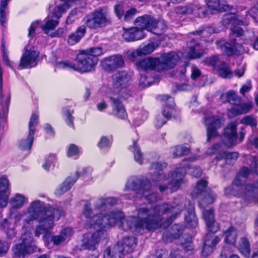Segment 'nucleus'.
I'll return each instance as SVG.
<instances>
[{
  "label": "nucleus",
  "mask_w": 258,
  "mask_h": 258,
  "mask_svg": "<svg viewBox=\"0 0 258 258\" xmlns=\"http://www.w3.org/2000/svg\"><path fill=\"white\" fill-rule=\"evenodd\" d=\"M193 6L194 8L192 14L197 15L200 18L206 17L208 12V8L206 6L200 5L197 2H194Z\"/></svg>",
  "instance_id": "nucleus-50"
},
{
  "label": "nucleus",
  "mask_w": 258,
  "mask_h": 258,
  "mask_svg": "<svg viewBox=\"0 0 258 258\" xmlns=\"http://www.w3.org/2000/svg\"><path fill=\"white\" fill-rule=\"evenodd\" d=\"M96 232L88 233L84 235L82 240V247L85 249L94 250L100 241L105 238L106 231L101 226L97 228Z\"/></svg>",
  "instance_id": "nucleus-10"
},
{
  "label": "nucleus",
  "mask_w": 258,
  "mask_h": 258,
  "mask_svg": "<svg viewBox=\"0 0 258 258\" xmlns=\"http://www.w3.org/2000/svg\"><path fill=\"white\" fill-rule=\"evenodd\" d=\"M83 214L86 218V226L87 228L97 229L103 224V214L94 215L91 204L87 202L83 208Z\"/></svg>",
  "instance_id": "nucleus-11"
},
{
  "label": "nucleus",
  "mask_w": 258,
  "mask_h": 258,
  "mask_svg": "<svg viewBox=\"0 0 258 258\" xmlns=\"http://www.w3.org/2000/svg\"><path fill=\"white\" fill-rule=\"evenodd\" d=\"M62 113L66 116V121L67 124L71 126L73 128H74V117L72 115L70 111L67 108H64L62 109Z\"/></svg>",
  "instance_id": "nucleus-55"
},
{
  "label": "nucleus",
  "mask_w": 258,
  "mask_h": 258,
  "mask_svg": "<svg viewBox=\"0 0 258 258\" xmlns=\"http://www.w3.org/2000/svg\"><path fill=\"white\" fill-rule=\"evenodd\" d=\"M25 47V51L23 54L19 63V67L22 69H29L37 66L39 52L33 48Z\"/></svg>",
  "instance_id": "nucleus-14"
},
{
  "label": "nucleus",
  "mask_w": 258,
  "mask_h": 258,
  "mask_svg": "<svg viewBox=\"0 0 258 258\" xmlns=\"http://www.w3.org/2000/svg\"><path fill=\"white\" fill-rule=\"evenodd\" d=\"M9 181L5 177L0 178V207H6L9 198Z\"/></svg>",
  "instance_id": "nucleus-30"
},
{
  "label": "nucleus",
  "mask_w": 258,
  "mask_h": 258,
  "mask_svg": "<svg viewBox=\"0 0 258 258\" xmlns=\"http://www.w3.org/2000/svg\"><path fill=\"white\" fill-rule=\"evenodd\" d=\"M188 159H184L181 163V167L176 168L171 175V180L168 184L172 189H178L182 182L183 177L186 172V168H189Z\"/></svg>",
  "instance_id": "nucleus-12"
},
{
  "label": "nucleus",
  "mask_w": 258,
  "mask_h": 258,
  "mask_svg": "<svg viewBox=\"0 0 258 258\" xmlns=\"http://www.w3.org/2000/svg\"><path fill=\"white\" fill-rule=\"evenodd\" d=\"M240 252L245 257H248L250 252V243L245 237L240 238L237 246Z\"/></svg>",
  "instance_id": "nucleus-46"
},
{
  "label": "nucleus",
  "mask_w": 258,
  "mask_h": 258,
  "mask_svg": "<svg viewBox=\"0 0 258 258\" xmlns=\"http://www.w3.org/2000/svg\"><path fill=\"white\" fill-rule=\"evenodd\" d=\"M103 70L113 72L124 65V60L120 54H115L104 58L101 62Z\"/></svg>",
  "instance_id": "nucleus-15"
},
{
  "label": "nucleus",
  "mask_w": 258,
  "mask_h": 258,
  "mask_svg": "<svg viewBox=\"0 0 258 258\" xmlns=\"http://www.w3.org/2000/svg\"><path fill=\"white\" fill-rule=\"evenodd\" d=\"M137 243L136 238L134 236L124 237L120 243H118L115 246L122 247V253H130L133 251Z\"/></svg>",
  "instance_id": "nucleus-34"
},
{
  "label": "nucleus",
  "mask_w": 258,
  "mask_h": 258,
  "mask_svg": "<svg viewBox=\"0 0 258 258\" xmlns=\"http://www.w3.org/2000/svg\"><path fill=\"white\" fill-rule=\"evenodd\" d=\"M21 239L22 242L16 244L14 249L16 258H24L25 254L33 253L38 249L30 233H25L22 235Z\"/></svg>",
  "instance_id": "nucleus-9"
},
{
  "label": "nucleus",
  "mask_w": 258,
  "mask_h": 258,
  "mask_svg": "<svg viewBox=\"0 0 258 258\" xmlns=\"http://www.w3.org/2000/svg\"><path fill=\"white\" fill-rule=\"evenodd\" d=\"M224 234L225 236V241L231 245H235L237 235L236 230L233 226H230L226 230Z\"/></svg>",
  "instance_id": "nucleus-45"
},
{
  "label": "nucleus",
  "mask_w": 258,
  "mask_h": 258,
  "mask_svg": "<svg viewBox=\"0 0 258 258\" xmlns=\"http://www.w3.org/2000/svg\"><path fill=\"white\" fill-rule=\"evenodd\" d=\"M209 8L216 11H227L230 10L232 7L224 4V0H206Z\"/></svg>",
  "instance_id": "nucleus-38"
},
{
  "label": "nucleus",
  "mask_w": 258,
  "mask_h": 258,
  "mask_svg": "<svg viewBox=\"0 0 258 258\" xmlns=\"http://www.w3.org/2000/svg\"><path fill=\"white\" fill-rule=\"evenodd\" d=\"M55 218L49 217L48 219H42V221H39L40 224L36 227L35 231V236L39 237L41 234H44L43 238L45 239L49 235V231L54 226V219Z\"/></svg>",
  "instance_id": "nucleus-24"
},
{
  "label": "nucleus",
  "mask_w": 258,
  "mask_h": 258,
  "mask_svg": "<svg viewBox=\"0 0 258 258\" xmlns=\"http://www.w3.org/2000/svg\"><path fill=\"white\" fill-rule=\"evenodd\" d=\"M207 181L204 179H201L197 184L193 191L192 196L194 198H201L199 205L201 207L205 208L209 204L214 203L216 197L210 189H207Z\"/></svg>",
  "instance_id": "nucleus-8"
},
{
  "label": "nucleus",
  "mask_w": 258,
  "mask_h": 258,
  "mask_svg": "<svg viewBox=\"0 0 258 258\" xmlns=\"http://www.w3.org/2000/svg\"><path fill=\"white\" fill-rule=\"evenodd\" d=\"M33 132L30 131L26 139H22L19 143V147L24 151L30 150L34 141Z\"/></svg>",
  "instance_id": "nucleus-44"
},
{
  "label": "nucleus",
  "mask_w": 258,
  "mask_h": 258,
  "mask_svg": "<svg viewBox=\"0 0 258 258\" xmlns=\"http://www.w3.org/2000/svg\"><path fill=\"white\" fill-rule=\"evenodd\" d=\"M184 229V227L182 225L180 224H174L172 226L171 230H172V234L174 237H178L183 232Z\"/></svg>",
  "instance_id": "nucleus-60"
},
{
  "label": "nucleus",
  "mask_w": 258,
  "mask_h": 258,
  "mask_svg": "<svg viewBox=\"0 0 258 258\" xmlns=\"http://www.w3.org/2000/svg\"><path fill=\"white\" fill-rule=\"evenodd\" d=\"M76 60L78 64L76 65L69 61H60L57 63L60 68H69L75 71L85 73L91 71L94 69L97 64L98 59L88 54L84 50L81 51L77 54Z\"/></svg>",
  "instance_id": "nucleus-4"
},
{
  "label": "nucleus",
  "mask_w": 258,
  "mask_h": 258,
  "mask_svg": "<svg viewBox=\"0 0 258 258\" xmlns=\"http://www.w3.org/2000/svg\"><path fill=\"white\" fill-rule=\"evenodd\" d=\"M240 122L246 125H249L252 127H256L257 125L256 120L251 116H246L243 118Z\"/></svg>",
  "instance_id": "nucleus-56"
},
{
  "label": "nucleus",
  "mask_w": 258,
  "mask_h": 258,
  "mask_svg": "<svg viewBox=\"0 0 258 258\" xmlns=\"http://www.w3.org/2000/svg\"><path fill=\"white\" fill-rule=\"evenodd\" d=\"M170 152L174 158H178L187 155L189 149L182 145H178L171 148Z\"/></svg>",
  "instance_id": "nucleus-48"
},
{
  "label": "nucleus",
  "mask_w": 258,
  "mask_h": 258,
  "mask_svg": "<svg viewBox=\"0 0 258 258\" xmlns=\"http://www.w3.org/2000/svg\"><path fill=\"white\" fill-rule=\"evenodd\" d=\"M237 125L236 122H231L224 130L222 141L228 147L235 146L237 144Z\"/></svg>",
  "instance_id": "nucleus-17"
},
{
  "label": "nucleus",
  "mask_w": 258,
  "mask_h": 258,
  "mask_svg": "<svg viewBox=\"0 0 258 258\" xmlns=\"http://www.w3.org/2000/svg\"><path fill=\"white\" fill-rule=\"evenodd\" d=\"M167 164L165 162H153L151 164L150 169L152 171L151 173L152 176L151 179L153 181L158 182H163L165 179V175L162 172L163 168H165Z\"/></svg>",
  "instance_id": "nucleus-23"
},
{
  "label": "nucleus",
  "mask_w": 258,
  "mask_h": 258,
  "mask_svg": "<svg viewBox=\"0 0 258 258\" xmlns=\"http://www.w3.org/2000/svg\"><path fill=\"white\" fill-rule=\"evenodd\" d=\"M83 21L86 27L94 30L105 27L111 22L106 7L99 8L87 15Z\"/></svg>",
  "instance_id": "nucleus-6"
},
{
  "label": "nucleus",
  "mask_w": 258,
  "mask_h": 258,
  "mask_svg": "<svg viewBox=\"0 0 258 258\" xmlns=\"http://www.w3.org/2000/svg\"><path fill=\"white\" fill-rule=\"evenodd\" d=\"M123 213L119 210H113L108 212L107 215L103 214V224L101 227L105 228L107 226H113L123 218Z\"/></svg>",
  "instance_id": "nucleus-22"
},
{
  "label": "nucleus",
  "mask_w": 258,
  "mask_h": 258,
  "mask_svg": "<svg viewBox=\"0 0 258 258\" xmlns=\"http://www.w3.org/2000/svg\"><path fill=\"white\" fill-rule=\"evenodd\" d=\"M11 242L0 240V256H3L8 252Z\"/></svg>",
  "instance_id": "nucleus-57"
},
{
  "label": "nucleus",
  "mask_w": 258,
  "mask_h": 258,
  "mask_svg": "<svg viewBox=\"0 0 258 258\" xmlns=\"http://www.w3.org/2000/svg\"><path fill=\"white\" fill-rule=\"evenodd\" d=\"M207 232L204 237L202 251V255L205 257H207L213 252L214 247L220 241L219 237L214 235L215 233H213L212 231Z\"/></svg>",
  "instance_id": "nucleus-16"
},
{
  "label": "nucleus",
  "mask_w": 258,
  "mask_h": 258,
  "mask_svg": "<svg viewBox=\"0 0 258 258\" xmlns=\"http://www.w3.org/2000/svg\"><path fill=\"white\" fill-rule=\"evenodd\" d=\"M112 78L113 87L119 90L126 89L131 80V76L126 71L117 72L113 75Z\"/></svg>",
  "instance_id": "nucleus-19"
},
{
  "label": "nucleus",
  "mask_w": 258,
  "mask_h": 258,
  "mask_svg": "<svg viewBox=\"0 0 258 258\" xmlns=\"http://www.w3.org/2000/svg\"><path fill=\"white\" fill-rule=\"evenodd\" d=\"M118 200L114 197L101 198L97 200L94 204V209L105 210L109 209L117 205Z\"/></svg>",
  "instance_id": "nucleus-29"
},
{
  "label": "nucleus",
  "mask_w": 258,
  "mask_h": 258,
  "mask_svg": "<svg viewBox=\"0 0 258 258\" xmlns=\"http://www.w3.org/2000/svg\"><path fill=\"white\" fill-rule=\"evenodd\" d=\"M85 51L90 55L96 58L103 53L102 48L100 47L90 48Z\"/></svg>",
  "instance_id": "nucleus-59"
},
{
  "label": "nucleus",
  "mask_w": 258,
  "mask_h": 258,
  "mask_svg": "<svg viewBox=\"0 0 258 258\" xmlns=\"http://www.w3.org/2000/svg\"><path fill=\"white\" fill-rule=\"evenodd\" d=\"M187 56L189 59H197L202 57L204 52L203 47L195 40L187 43Z\"/></svg>",
  "instance_id": "nucleus-25"
},
{
  "label": "nucleus",
  "mask_w": 258,
  "mask_h": 258,
  "mask_svg": "<svg viewBox=\"0 0 258 258\" xmlns=\"http://www.w3.org/2000/svg\"><path fill=\"white\" fill-rule=\"evenodd\" d=\"M112 103L113 111L115 115L119 118L125 119L127 113L120 100L117 98L109 97Z\"/></svg>",
  "instance_id": "nucleus-36"
},
{
  "label": "nucleus",
  "mask_w": 258,
  "mask_h": 258,
  "mask_svg": "<svg viewBox=\"0 0 258 258\" xmlns=\"http://www.w3.org/2000/svg\"><path fill=\"white\" fill-rule=\"evenodd\" d=\"M159 58L148 57L140 60L137 63L136 65L138 70L147 71L148 70H153L156 67L159 68Z\"/></svg>",
  "instance_id": "nucleus-28"
},
{
  "label": "nucleus",
  "mask_w": 258,
  "mask_h": 258,
  "mask_svg": "<svg viewBox=\"0 0 258 258\" xmlns=\"http://www.w3.org/2000/svg\"><path fill=\"white\" fill-rule=\"evenodd\" d=\"M72 234V229L68 227L62 229L58 235L50 236V241L54 245H58L62 242L64 241L68 237H70Z\"/></svg>",
  "instance_id": "nucleus-37"
},
{
  "label": "nucleus",
  "mask_w": 258,
  "mask_h": 258,
  "mask_svg": "<svg viewBox=\"0 0 258 258\" xmlns=\"http://www.w3.org/2000/svg\"><path fill=\"white\" fill-rule=\"evenodd\" d=\"M122 247L114 246L108 247L104 251V258H123L124 254L122 253Z\"/></svg>",
  "instance_id": "nucleus-40"
},
{
  "label": "nucleus",
  "mask_w": 258,
  "mask_h": 258,
  "mask_svg": "<svg viewBox=\"0 0 258 258\" xmlns=\"http://www.w3.org/2000/svg\"><path fill=\"white\" fill-rule=\"evenodd\" d=\"M203 218L206 225L207 231H212L216 233L220 229L219 223L216 221L214 210L210 209L205 210L203 212Z\"/></svg>",
  "instance_id": "nucleus-20"
},
{
  "label": "nucleus",
  "mask_w": 258,
  "mask_h": 258,
  "mask_svg": "<svg viewBox=\"0 0 258 258\" xmlns=\"http://www.w3.org/2000/svg\"><path fill=\"white\" fill-rule=\"evenodd\" d=\"M79 178V173L67 177L61 185L55 191L57 195H61L69 190Z\"/></svg>",
  "instance_id": "nucleus-33"
},
{
  "label": "nucleus",
  "mask_w": 258,
  "mask_h": 258,
  "mask_svg": "<svg viewBox=\"0 0 258 258\" xmlns=\"http://www.w3.org/2000/svg\"><path fill=\"white\" fill-rule=\"evenodd\" d=\"M222 22L224 26L230 29L236 28V26L242 24V21L234 13L224 15Z\"/></svg>",
  "instance_id": "nucleus-35"
},
{
  "label": "nucleus",
  "mask_w": 258,
  "mask_h": 258,
  "mask_svg": "<svg viewBox=\"0 0 258 258\" xmlns=\"http://www.w3.org/2000/svg\"><path fill=\"white\" fill-rule=\"evenodd\" d=\"M224 61L221 60L219 55H213L208 57L206 59V63L208 65L213 67V68L217 70L221 64L224 63Z\"/></svg>",
  "instance_id": "nucleus-51"
},
{
  "label": "nucleus",
  "mask_w": 258,
  "mask_h": 258,
  "mask_svg": "<svg viewBox=\"0 0 258 258\" xmlns=\"http://www.w3.org/2000/svg\"><path fill=\"white\" fill-rule=\"evenodd\" d=\"M156 47L154 43H150L143 47L138 48L136 51L128 53V56L130 59L134 61L138 56L151 53L156 49Z\"/></svg>",
  "instance_id": "nucleus-32"
},
{
  "label": "nucleus",
  "mask_w": 258,
  "mask_h": 258,
  "mask_svg": "<svg viewBox=\"0 0 258 258\" xmlns=\"http://www.w3.org/2000/svg\"><path fill=\"white\" fill-rule=\"evenodd\" d=\"M247 13L255 22L258 23V6L252 8Z\"/></svg>",
  "instance_id": "nucleus-64"
},
{
  "label": "nucleus",
  "mask_w": 258,
  "mask_h": 258,
  "mask_svg": "<svg viewBox=\"0 0 258 258\" xmlns=\"http://www.w3.org/2000/svg\"><path fill=\"white\" fill-rule=\"evenodd\" d=\"M182 210L179 205L173 207L167 203L154 207L151 205L144 206L137 210V217H123L119 222V227L123 231L130 230L135 233L144 229L154 230L160 225L167 228Z\"/></svg>",
  "instance_id": "nucleus-1"
},
{
  "label": "nucleus",
  "mask_w": 258,
  "mask_h": 258,
  "mask_svg": "<svg viewBox=\"0 0 258 258\" xmlns=\"http://www.w3.org/2000/svg\"><path fill=\"white\" fill-rule=\"evenodd\" d=\"M158 99L161 101H167L166 105L168 107V109H164L162 111V115L166 119H169L171 117V111L169 110H171L175 105L174 101L173 98L171 97L166 95H163L158 96Z\"/></svg>",
  "instance_id": "nucleus-41"
},
{
  "label": "nucleus",
  "mask_w": 258,
  "mask_h": 258,
  "mask_svg": "<svg viewBox=\"0 0 258 258\" xmlns=\"http://www.w3.org/2000/svg\"><path fill=\"white\" fill-rule=\"evenodd\" d=\"M151 84V81L146 75L141 74L139 80V85L143 88L148 87Z\"/></svg>",
  "instance_id": "nucleus-62"
},
{
  "label": "nucleus",
  "mask_w": 258,
  "mask_h": 258,
  "mask_svg": "<svg viewBox=\"0 0 258 258\" xmlns=\"http://www.w3.org/2000/svg\"><path fill=\"white\" fill-rule=\"evenodd\" d=\"M231 33L229 34V42L226 43L224 45L225 52L228 55H232L235 53V50L238 49L239 53L242 52L241 44L237 42L236 38H239L243 35L244 31L240 27H237L235 29H231Z\"/></svg>",
  "instance_id": "nucleus-13"
},
{
  "label": "nucleus",
  "mask_w": 258,
  "mask_h": 258,
  "mask_svg": "<svg viewBox=\"0 0 258 258\" xmlns=\"http://www.w3.org/2000/svg\"><path fill=\"white\" fill-rule=\"evenodd\" d=\"M145 37L144 30L138 27H131L125 29L122 37L127 42L135 41L142 39Z\"/></svg>",
  "instance_id": "nucleus-27"
},
{
  "label": "nucleus",
  "mask_w": 258,
  "mask_h": 258,
  "mask_svg": "<svg viewBox=\"0 0 258 258\" xmlns=\"http://www.w3.org/2000/svg\"><path fill=\"white\" fill-rule=\"evenodd\" d=\"M10 1L1 0L0 4V23L2 26H4L7 22L6 9Z\"/></svg>",
  "instance_id": "nucleus-52"
},
{
  "label": "nucleus",
  "mask_w": 258,
  "mask_h": 258,
  "mask_svg": "<svg viewBox=\"0 0 258 258\" xmlns=\"http://www.w3.org/2000/svg\"><path fill=\"white\" fill-rule=\"evenodd\" d=\"M180 56L175 52L164 54L160 60L159 68L164 70L172 69L179 60Z\"/></svg>",
  "instance_id": "nucleus-21"
},
{
  "label": "nucleus",
  "mask_w": 258,
  "mask_h": 258,
  "mask_svg": "<svg viewBox=\"0 0 258 258\" xmlns=\"http://www.w3.org/2000/svg\"><path fill=\"white\" fill-rule=\"evenodd\" d=\"M86 28L85 25L78 27L76 31L72 33L68 37L67 42L70 45H73L80 41L85 35Z\"/></svg>",
  "instance_id": "nucleus-39"
},
{
  "label": "nucleus",
  "mask_w": 258,
  "mask_h": 258,
  "mask_svg": "<svg viewBox=\"0 0 258 258\" xmlns=\"http://www.w3.org/2000/svg\"><path fill=\"white\" fill-rule=\"evenodd\" d=\"M220 100L222 103L228 102L236 106L232 109V113L236 115L247 113L252 107L249 103H244L239 105L241 103V98L237 96L235 92L232 90L222 94Z\"/></svg>",
  "instance_id": "nucleus-7"
},
{
  "label": "nucleus",
  "mask_w": 258,
  "mask_h": 258,
  "mask_svg": "<svg viewBox=\"0 0 258 258\" xmlns=\"http://www.w3.org/2000/svg\"><path fill=\"white\" fill-rule=\"evenodd\" d=\"M194 8L193 3L184 6H178L175 8V12L179 14H191Z\"/></svg>",
  "instance_id": "nucleus-54"
},
{
  "label": "nucleus",
  "mask_w": 258,
  "mask_h": 258,
  "mask_svg": "<svg viewBox=\"0 0 258 258\" xmlns=\"http://www.w3.org/2000/svg\"><path fill=\"white\" fill-rule=\"evenodd\" d=\"M38 116L36 114H33L30 118L29 122V133L30 131L33 132V134L34 135L36 132V130L33 128V126H36L38 123Z\"/></svg>",
  "instance_id": "nucleus-58"
},
{
  "label": "nucleus",
  "mask_w": 258,
  "mask_h": 258,
  "mask_svg": "<svg viewBox=\"0 0 258 258\" xmlns=\"http://www.w3.org/2000/svg\"><path fill=\"white\" fill-rule=\"evenodd\" d=\"M219 76L224 79H231L233 74L231 69L225 62L220 66L217 70Z\"/></svg>",
  "instance_id": "nucleus-47"
},
{
  "label": "nucleus",
  "mask_w": 258,
  "mask_h": 258,
  "mask_svg": "<svg viewBox=\"0 0 258 258\" xmlns=\"http://www.w3.org/2000/svg\"><path fill=\"white\" fill-rule=\"evenodd\" d=\"M124 190H132L142 195L143 198L149 203L156 202L160 199L157 193L152 189L150 182L137 176L130 177L124 187Z\"/></svg>",
  "instance_id": "nucleus-3"
},
{
  "label": "nucleus",
  "mask_w": 258,
  "mask_h": 258,
  "mask_svg": "<svg viewBox=\"0 0 258 258\" xmlns=\"http://www.w3.org/2000/svg\"><path fill=\"white\" fill-rule=\"evenodd\" d=\"M205 124L207 126V140L210 141L213 137L218 136L217 129L221 127V119L217 116H212L206 118Z\"/></svg>",
  "instance_id": "nucleus-18"
},
{
  "label": "nucleus",
  "mask_w": 258,
  "mask_h": 258,
  "mask_svg": "<svg viewBox=\"0 0 258 258\" xmlns=\"http://www.w3.org/2000/svg\"><path fill=\"white\" fill-rule=\"evenodd\" d=\"M110 146L111 143L109 139L105 136L102 137L100 139V142L98 144V146L100 149L109 147Z\"/></svg>",
  "instance_id": "nucleus-63"
},
{
  "label": "nucleus",
  "mask_w": 258,
  "mask_h": 258,
  "mask_svg": "<svg viewBox=\"0 0 258 258\" xmlns=\"http://www.w3.org/2000/svg\"><path fill=\"white\" fill-rule=\"evenodd\" d=\"M28 213L36 215L39 218V221L48 219L49 217L56 218L59 219L64 214L61 208H55L51 206H45L44 203L39 200L32 202L27 209Z\"/></svg>",
  "instance_id": "nucleus-5"
},
{
  "label": "nucleus",
  "mask_w": 258,
  "mask_h": 258,
  "mask_svg": "<svg viewBox=\"0 0 258 258\" xmlns=\"http://www.w3.org/2000/svg\"><path fill=\"white\" fill-rule=\"evenodd\" d=\"M26 201V199L22 195L17 194L11 201V205L13 208L19 209L21 208Z\"/></svg>",
  "instance_id": "nucleus-53"
},
{
  "label": "nucleus",
  "mask_w": 258,
  "mask_h": 258,
  "mask_svg": "<svg viewBox=\"0 0 258 258\" xmlns=\"http://www.w3.org/2000/svg\"><path fill=\"white\" fill-rule=\"evenodd\" d=\"M150 32L157 35H162L166 30L167 26L163 20H155Z\"/></svg>",
  "instance_id": "nucleus-43"
},
{
  "label": "nucleus",
  "mask_w": 258,
  "mask_h": 258,
  "mask_svg": "<svg viewBox=\"0 0 258 258\" xmlns=\"http://www.w3.org/2000/svg\"><path fill=\"white\" fill-rule=\"evenodd\" d=\"M2 226L5 229L8 238L13 239L16 236L14 227L10 221L6 219L3 220L1 223Z\"/></svg>",
  "instance_id": "nucleus-49"
},
{
  "label": "nucleus",
  "mask_w": 258,
  "mask_h": 258,
  "mask_svg": "<svg viewBox=\"0 0 258 258\" xmlns=\"http://www.w3.org/2000/svg\"><path fill=\"white\" fill-rule=\"evenodd\" d=\"M155 19L152 16L144 15L137 17L135 20V23L140 27L142 30L146 29L150 31L152 25L154 24Z\"/></svg>",
  "instance_id": "nucleus-31"
},
{
  "label": "nucleus",
  "mask_w": 258,
  "mask_h": 258,
  "mask_svg": "<svg viewBox=\"0 0 258 258\" xmlns=\"http://www.w3.org/2000/svg\"><path fill=\"white\" fill-rule=\"evenodd\" d=\"M258 159L256 157H252L250 169L243 167L237 173L232 185L229 187L231 194L237 197H243L248 201H253L258 204V181L246 185L245 191H243V184L250 172L257 174Z\"/></svg>",
  "instance_id": "nucleus-2"
},
{
  "label": "nucleus",
  "mask_w": 258,
  "mask_h": 258,
  "mask_svg": "<svg viewBox=\"0 0 258 258\" xmlns=\"http://www.w3.org/2000/svg\"><path fill=\"white\" fill-rule=\"evenodd\" d=\"M137 13V10L133 8L127 10L123 16V19L125 21H129L132 19L136 14Z\"/></svg>",
  "instance_id": "nucleus-61"
},
{
  "label": "nucleus",
  "mask_w": 258,
  "mask_h": 258,
  "mask_svg": "<svg viewBox=\"0 0 258 258\" xmlns=\"http://www.w3.org/2000/svg\"><path fill=\"white\" fill-rule=\"evenodd\" d=\"M128 149L133 153L135 161L140 164H142L144 159V154L137 142L134 141L133 145L129 146Z\"/></svg>",
  "instance_id": "nucleus-42"
},
{
  "label": "nucleus",
  "mask_w": 258,
  "mask_h": 258,
  "mask_svg": "<svg viewBox=\"0 0 258 258\" xmlns=\"http://www.w3.org/2000/svg\"><path fill=\"white\" fill-rule=\"evenodd\" d=\"M188 207L187 209V214L185 216V221L186 227L195 228L198 225V220L195 213V206L190 201H186Z\"/></svg>",
  "instance_id": "nucleus-26"
}]
</instances>
